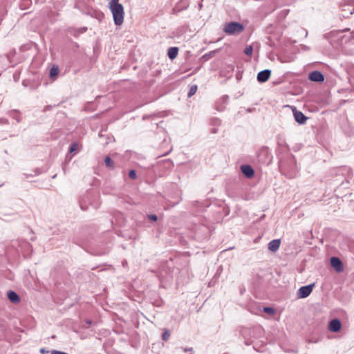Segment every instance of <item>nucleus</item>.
Masks as SVG:
<instances>
[{
	"instance_id": "obj_1",
	"label": "nucleus",
	"mask_w": 354,
	"mask_h": 354,
	"mask_svg": "<svg viewBox=\"0 0 354 354\" xmlns=\"http://www.w3.org/2000/svg\"><path fill=\"white\" fill-rule=\"evenodd\" d=\"M119 0H111L109 2V9L111 10L114 23L116 26H120L124 21V8Z\"/></svg>"
},
{
	"instance_id": "obj_2",
	"label": "nucleus",
	"mask_w": 354,
	"mask_h": 354,
	"mask_svg": "<svg viewBox=\"0 0 354 354\" xmlns=\"http://www.w3.org/2000/svg\"><path fill=\"white\" fill-rule=\"evenodd\" d=\"M244 29L245 28L242 24L236 21H230L224 25L223 30L229 35H234L242 32Z\"/></svg>"
},
{
	"instance_id": "obj_3",
	"label": "nucleus",
	"mask_w": 354,
	"mask_h": 354,
	"mask_svg": "<svg viewBox=\"0 0 354 354\" xmlns=\"http://www.w3.org/2000/svg\"><path fill=\"white\" fill-rule=\"evenodd\" d=\"M315 284L312 283L308 286L301 287L297 292L299 298H306L312 292Z\"/></svg>"
},
{
	"instance_id": "obj_4",
	"label": "nucleus",
	"mask_w": 354,
	"mask_h": 354,
	"mask_svg": "<svg viewBox=\"0 0 354 354\" xmlns=\"http://www.w3.org/2000/svg\"><path fill=\"white\" fill-rule=\"evenodd\" d=\"M331 266L338 272L344 270L343 263L339 258L333 257L330 259Z\"/></svg>"
},
{
	"instance_id": "obj_5",
	"label": "nucleus",
	"mask_w": 354,
	"mask_h": 354,
	"mask_svg": "<svg viewBox=\"0 0 354 354\" xmlns=\"http://www.w3.org/2000/svg\"><path fill=\"white\" fill-rule=\"evenodd\" d=\"M271 75V71L269 69H266L263 71H260L257 74V80L260 83H263L268 81Z\"/></svg>"
},
{
	"instance_id": "obj_6",
	"label": "nucleus",
	"mask_w": 354,
	"mask_h": 354,
	"mask_svg": "<svg viewBox=\"0 0 354 354\" xmlns=\"http://www.w3.org/2000/svg\"><path fill=\"white\" fill-rule=\"evenodd\" d=\"M309 79L313 82H322L324 81V76L320 71H314L309 74Z\"/></svg>"
},
{
	"instance_id": "obj_7",
	"label": "nucleus",
	"mask_w": 354,
	"mask_h": 354,
	"mask_svg": "<svg viewBox=\"0 0 354 354\" xmlns=\"http://www.w3.org/2000/svg\"><path fill=\"white\" fill-rule=\"evenodd\" d=\"M241 171L247 178H252L254 175V171L250 165H243L241 166Z\"/></svg>"
},
{
	"instance_id": "obj_8",
	"label": "nucleus",
	"mask_w": 354,
	"mask_h": 354,
	"mask_svg": "<svg viewBox=\"0 0 354 354\" xmlns=\"http://www.w3.org/2000/svg\"><path fill=\"white\" fill-rule=\"evenodd\" d=\"M342 11L343 12V17L347 18L354 13V7L351 3L345 4L342 6Z\"/></svg>"
},
{
	"instance_id": "obj_9",
	"label": "nucleus",
	"mask_w": 354,
	"mask_h": 354,
	"mask_svg": "<svg viewBox=\"0 0 354 354\" xmlns=\"http://www.w3.org/2000/svg\"><path fill=\"white\" fill-rule=\"evenodd\" d=\"M342 326V324L338 319H334L329 323L328 329L332 332H338Z\"/></svg>"
},
{
	"instance_id": "obj_10",
	"label": "nucleus",
	"mask_w": 354,
	"mask_h": 354,
	"mask_svg": "<svg viewBox=\"0 0 354 354\" xmlns=\"http://www.w3.org/2000/svg\"><path fill=\"white\" fill-rule=\"evenodd\" d=\"M294 118L295 120L299 123V124H304L307 120V117L304 115V114L299 111H296L294 112Z\"/></svg>"
},
{
	"instance_id": "obj_11",
	"label": "nucleus",
	"mask_w": 354,
	"mask_h": 354,
	"mask_svg": "<svg viewBox=\"0 0 354 354\" xmlns=\"http://www.w3.org/2000/svg\"><path fill=\"white\" fill-rule=\"evenodd\" d=\"M280 244V239H274L268 243V249L272 252H276L279 250Z\"/></svg>"
},
{
	"instance_id": "obj_12",
	"label": "nucleus",
	"mask_w": 354,
	"mask_h": 354,
	"mask_svg": "<svg viewBox=\"0 0 354 354\" xmlns=\"http://www.w3.org/2000/svg\"><path fill=\"white\" fill-rule=\"evenodd\" d=\"M7 296L9 300L14 304H17L20 301L19 296L15 291L9 290Z\"/></svg>"
},
{
	"instance_id": "obj_13",
	"label": "nucleus",
	"mask_w": 354,
	"mask_h": 354,
	"mask_svg": "<svg viewBox=\"0 0 354 354\" xmlns=\"http://www.w3.org/2000/svg\"><path fill=\"white\" fill-rule=\"evenodd\" d=\"M178 53V48L171 47L168 49L167 55L171 59H175Z\"/></svg>"
},
{
	"instance_id": "obj_14",
	"label": "nucleus",
	"mask_w": 354,
	"mask_h": 354,
	"mask_svg": "<svg viewBox=\"0 0 354 354\" xmlns=\"http://www.w3.org/2000/svg\"><path fill=\"white\" fill-rule=\"evenodd\" d=\"M59 71V70L58 66H53L50 68V73H49V76H50V78H53V77H56V76L58 75Z\"/></svg>"
},
{
	"instance_id": "obj_15",
	"label": "nucleus",
	"mask_w": 354,
	"mask_h": 354,
	"mask_svg": "<svg viewBox=\"0 0 354 354\" xmlns=\"http://www.w3.org/2000/svg\"><path fill=\"white\" fill-rule=\"evenodd\" d=\"M104 163L106 167H109L110 169L114 168V162L109 156H106L105 158Z\"/></svg>"
},
{
	"instance_id": "obj_16",
	"label": "nucleus",
	"mask_w": 354,
	"mask_h": 354,
	"mask_svg": "<svg viewBox=\"0 0 354 354\" xmlns=\"http://www.w3.org/2000/svg\"><path fill=\"white\" fill-rule=\"evenodd\" d=\"M197 88H198L197 85L191 86V87L189 88V90L188 94H187L188 97L193 96L196 93Z\"/></svg>"
},
{
	"instance_id": "obj_17",
	"label": "nucleus",
	"mask_w": 354,
	"mask_h": 354,
	"mask_svg": "<svg viewBox=\"0 0 354 354\" xmlns=\"http://www.w3.org/2000/svg\"><path fill=\"white\" fill-rule=\"evenodd\" d=\"M77 149H78V144L77 142H73L70 146L69 152L70 153L75 152V151H77Z\"/></svg>"
},
{
	"instance_id": "obj_18",
	"label": "nucleus",
	"mask_w": 354,
	"mask_h": 354,
	"mask_svg": "<svg viewBox=\"0 0 354 354\" xmlns=\"http://www.w3.org/2000/svg\"><path fill=\"white\" fill-rule=\"evenodd\" d=\"M252 52H253V48L252 46H248L245 50H244V53L245 55H248V56H251L252 54Z\"/></svg>"
},
{
	"instance_id": "obj_19",
	"label": "nucleus",
	"mask_w": 354,
	"mask_h": 354,
	"mask_svg": "<svg viewBox=\"0 0 354 354\" xmlns=\"http://www.w3.org/2000/svg\"><path fill=\"white\" fill-rule=\"evenodd\" d=\"M170 335H171V334H170L169 331L165 330L163 333L162 336V339L164 341H167L169 339V338L170 337Z\"/></svg>"
},
{
	"instance_id": "obj_20",
	"label": "nucleus",
	"mask_w": 354,
	"mask_h": 354,
	"mask_svg": "<svg viewBox=\"0 0 354 354\" xmlns=\"http://www.w3.org/2000/svg\"><path fill=\"white\" fill-rule=\"evenodd\" d=\"M263 311L266 313H268V314H270V315H272L274 314V308H271V307H265L263 308Z\"/></svg>"
},
{
	"instance_id": "obj_21",
	"label": "nucleus",
	"mask_w": 354,
	"mask_h": 354,
	"mask_svg": "<svg viewBox=\"0 0 354 354\" xmlns=\"http://www.w3.org/2000/svg\"><path fill=\"white\" fill-rule=\"evenodd\" d=\"M129 176L131 179H136L137 177L136 172L135 170H130L129 173Z\"/></svg>"
},
{
	"instance_id": "obj_22",
	"label": "nucleus",
	"mask_w": 354,
	"mask_h": 354,
	"mask_svg": "<svg viewBox=\"0 0 354 354\" xmlns=\"http://www.w3.org/2000/svg\"><path fill=\"white\" fill-rule=\"evenodd\" d=\"M147 216H148L149 219H150L151 221H156L158 219L157 216L155 214H149Z\"/></svg>"
},
{
	"instance_id": "obj_23",
	"label": "nucleus",
	"mask_w": 354,
	"mask_h": 354,
	"mask_svg": "<svg viewBox=\"0 0 354 354\" xmlns=\"http://www.w3.org/2000/svg\"><path fill=\"white\" fill-rule=\"evenodd\" d=\"M182 10H183V8H179L178 6H176L173 9V12L174 14H176V13L179 12L180 11H181Z\"/></svg>"
},
{
	"instance_id": "obj_24",
	"label": "nucleus",
	"mask_w": 354,
	"mask_h": 354,
	"mask_svg": "<svg viewBox=\"0 0 354 354\" xmlns=\"http://www.w3.org/2000/svg\"><path fill=\"white\" fill-rule=\"evenodd\" d=\"M308 342L310 343H317L319 342V339L312 338V339H309Z\"/></svg>"
},
{
	"instance_id": "obj_25",
	"label": "nucleus",
	"mask_w": 354,
	"mask_h": 354,
	"mask_svg": "<svg viewBox=\"0 0 354 354\" xmlns=\"http://www.w3.org/2000/svg\"><path fill=\"white\" fill-rule=\"evenodd\" d=\"M184 352H187V351H192L193 348H181Z\"/></svg>"
},
{
	"instance_id": "obj_26",
	"label": "nucleus",
	"mask_w": 354,
	"mask_h": 354,
	"mask_svg": "<svg viewBox=\"0 0 354 354\" xmlns=\"http://www.w3.org/2000/svg\"><path fill=\"white\" fill-rule=\"evenodd\" d=\"M86 30H87V28L86 27H84V28H81V32H84Z\"/></svg>"
},
{
	"instance_id": "obj_27",
	"label": "nucleus",
	"mask_w": 354,
	"mask_h": 354,
	"mask_svg": "<svg viewBox=\"0 0 354 354\" xmlns=\"http://www.w3.org/2000/svg\"><path fill=\"white\" fill-rule=\"evenodd\" d=\"M40 352H41V353H46V351H45L44 348H41V349H40Z\"/></svg>"
},
{
	"instance_id": "obj_28",
	"label": "nucleus",
	"mask_w": 354,
	"mask_h": 354,
	"mask_svg": "<svg viewBox=\"0 0 354 354\" xmlns=\"http://www.w3.org/2000/svg\"><path fill=\"white\" fill-rule=\"evenodd\" d=\"M91 322H91V320H87V321H86V324H87L88 325H91Z\"/></svg>"
},
{
	"instance_id": "obj_29",
	"label": "nucleus",
	"mask_w": 354,
	"mask_h": 354,
	"mask_svg": "<svg viewBox=\"0 0 354 354\" xmlns=\"http://www.w3.org/2000/svg\"><path fill=\"white\" fill-rule=\"evenodd\" d=\"M80 206H81L82 209H83V210H86V208L84 207V206L82 205V203L80 204Z\"/></svg>"
}]
</instances>
